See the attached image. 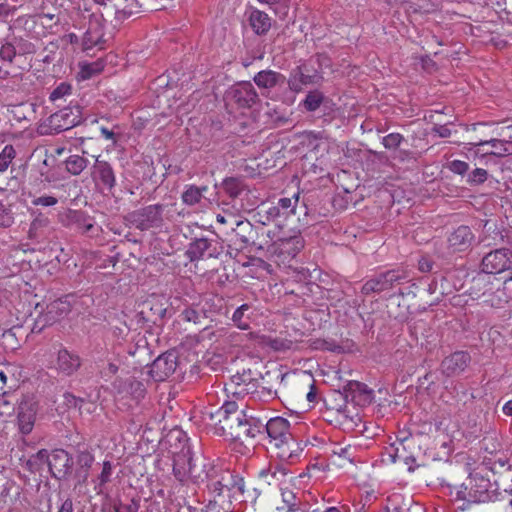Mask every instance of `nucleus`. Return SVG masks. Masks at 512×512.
<instances>
[{
    "instance_id": "1",
    "label": "nucleus",
    "mask_w": 512,
    "mask_h": 512,
    "mask_svg": "<svg viewBox=\"0 0 512 512\" xmlns=\"http://www.w3.org/2000/svg\"><path fill=\"white\" fill-rule=\"evenodd\" d=\"M203 418L215 434L242 443L255 439L263 430V422L247 415L235 401H225L220 408L205 411Z\"/></svg>"
},
{
    "instance_id": "2",
    "label": "nucleus",
    "mask_w": 512,
    "mask_h": 512,
    "mask_svg": "<svg viewBox=\"0 0 512 512\" xmlns=\"http://www.w3.org/2000/svg\"><path fill=\"white\" fill-rule=\"evenodd\" d=\"M263 432L267 433L270 449L280 460H293L301 451L298 442L292 435L288 420L282 417L271 418L266 423H263Z\"/></svg>"
},
{
    "instance_id": "3",
    "label": "nucleus",
    "mask_w": 512,
    "mask_h": 512,
    "mask_svg": "<svg viewBox=\"0 0 512 512\" xmlns=\"http://www.w3.org/2000/svg\"><path fill=\"white\" fill-rule=\"evenodd\" d=\"M72 459L63 449H55L49 452L46 449L39 450L34 455V471L37 470L41 477L64 478L71 471Z\"/></svg>"
},
{
    "instance_id": "4",
    "label": "nucleus",
    "mask_w": 512,
    "mask_h": 512,
    "mask_svg": "<svg viewBox=\"0 0 512 512\" xmlns=\"http://www.w3.org/2000/svg\"><path fill=\"white\" fill-rule=\"evenodd\" d=\"M34 156L41 161L34 170V192L42 193L59 181L55 167L56 158L54 155L48 156L47 149L43 146L34 148Z\"/></svg>"
},
{
    "instance_id": "5",
    "label": "nucleus",
    "mask_w": 512,
    "mask_h": 512,
    "mask_svg": "<svg viewBox=\"0 0 512 512\" xmlns=\"http://www.w3.org/2000/svg\"><path fill=\"white\" fill-rule=\"evenodd\" d=\"M82 122L81 107L75 105L66 107L52 114L43 123L39 124L37 132L41 135L69 131Z\"/></svg>"
},
{
    "instance_id": "6",
    "label": "nucleus",
    "mask_w": 512,
    "mask_h": 512,
    "mask_svg": "<svg viewBox=\"0 0 512 512\" xmlns=\"http://www.w3.org/2000/svg\"><path fill=\"white\" fill-rule=\"evenodd\" d=\"M408 277L404 270L392 269L373 275L362 286L361 292L364 295H371L374 293H382L384 291L393 289L395 285L401 283Z\"/></svg>"
},
{
    "instance_id": "7",
    "label": "nucleus",
    "mask_w": 512,
    "mask_h": 512,
    "mask_svg": "<svg viewBox=\"0 0 512 512\" xmlns=\"http://www.w3.org/2000/svg\"><path fill=\"white\" fill-rule=\"evenodd\" d=\"M163 205L155 204L129 213L126 220L135 228L145 231L162 224Z\"/></svg>"
},
{
    "instance_id": "8",
    "label": "nucleus",
    "mask_w": 512,
    "mask_h": 512,
    "mask_svg": "<svg viewBox=\"0 0 512 512\" xmlns=\"http://www.w3.org/2000/svg\"><path fill=\"white\" fill-rule=\"evenodd\" d=\"M71 311V305L67 300L57 299L49 303L45 310H41L38 317L34 320V331H42L46 326H50L66 317Z\"/></svg>"
},
{
    "instance_id": "9",
    "label": "nucleus",
    "mask_w": 512,
    "mask_h": 512,
    "mask_svg": "<svg viewBox=\"0 0 512 512\" xmlns=\"http://www.w3.org/2000/svg\"><path fill=\"white\" fill-rule=\"evenodd\" d=\"M322 79L321 73L311 63H304L292 70L288 86L291 91L300 92L304 86L319 84Z\"/></svg>"
},
{
    "instance_id": "10",
    "label": "nucleus",
    "mask_w": 512,
    "mask_h": 512,
    "mask_svg": "<svg viewBox=\"0 0 512 512\" xmlns=\"http://www.w3.org/2000/svg\"><path fill=\"white\" fill-rule=\"evenodd\" d=\"M226 99L237 108L249 109L259 101V96L250 82H240L226 92Z\"/></svg>"
},
{
    "instance_id": "11",
    "label": "nucleus",
    "mask_w": 512,
    "mask_h": 512,
    "mask_svg": "<svg viewBox=\"0 0 512 512\" xmlns=\"http://www.w3.org/2000/svg\"><path fill=\"white\" fill-rule=\"evenodd\" d=\"M512 268V251L506 248L487 253L481 262V270L486 274H498Z\"/></svg>"
},
{
    "instance_id": "12",
    "label": "nucleus",
    "mask_w": 512,
    "mask_h": 512,
    "mask_svg": "<svg viewBox=\"0 0 512 512\" xmlns=\"http://www.w3.org/2000/svg\"><path fill=\"white\" fill-rule=\"evenodd\" d=\"M490 482L483 477L474 476L470 479L469 485L465 487L464 491H459L458 494L462 495L466 503H463L459 508L465 510L471 503H484L490 499L488 492Z\"/></svg>"
},
{
    "instance_id": "13",
    "label": "nucleus",
    "mask_w": 512,
    "mask_h": 512,
    "mask_svg": "<svg viewBox=\"0 0 512 512\" xmlns=\"http://www.w3.org/2000/svg\"><path fill=\"white\" fill-rule=\"evenodd\" d=\"M222 252V247L215 239L205 237L195 238L186 251V255L191 261L217 258Z\"/></svg>"
},
{
    "instance_id": "14",
    "label": "nucleus",
    "mask_w": 512,
    "mask_h": 512,
    "mask_svg": "<svg viewBox=\"0 0 512 512\" xmlns=\"http://www.w3.org/2000/svg\"><path fill=\"white\" fill-rule=\"evenodd\" d=\"M177 367V356L174 352H166L157 357L152 363L149 374L157 381H164L172 375Z\"/></svg>"
},
{
    "instance_id": "15",
    "label": "nucleus",
    "mask_w": 512,
    "mask_h": 512,
    "mask_svg": "<svg viewBox=\"0 0 512 512\" xmlns=\"http://www.w3.org/2000/svg\"><path fill=\"white\" fill-rule=\"evenodd\" d=\"M230 230L235 237L234 243L238 244L241 249L256 244L258 229L250 221L237 219Z\"/></svg>"
},
{
    "instance_id": "16",
    "label": "nucleus",
    "mask_w": 512,
    "mask_h": 512,
    "mask_svg": "<svg viewBox=\"0 0 512 512\" xmlns=\"http://www.w3.org/2000/svg\"><path fill=\"white\" fill-rule=\"evenodd\" d=\"M471 356L466 351H456L445 357L441 362V371L447 377L461 374L469 366Z\"/></svg>"
},
{
    "instance_id": "17",
    "label": "nucleus",
    "mask_w": 512,
    "mask_h": 512,
    "mask_svg": "<svg viewBox=\"0 0 512 512\" xmlns=\"http://www.w3.org/2000/svg\"><path fill=\"white\" fill-rule=\"evenodd\" d=\"M217 466L204 458H196L191 460L188 467V479L194 484H205L216 471Z\"/></svg>"
},
{
    "instance_id": "18",
    "label": "nucleus",
    "mask_w": 512,
    "mask_h": 512,
    "mask_svg": "<svg viewBox=\"0 0 512 512\" xmlns=\"http://www.w3.org/2000/svg\"><path fill=\"white\" fill-rule=\"evenodd\" d=\"M346 401L351 400L357 404H370L373 400V390L359 381H349L344 386Z\"/></svg>"
},
{
    "instance_id": "19",
    "label": "nucleus",
    "mask_w": 512,
    "mask_h": 512,
    "mask_svg": "<svg viewBox=\"0 0 512 512\" xmlns=\"http://www.w3.org/2000/svg\"><path fill=\"white\" fill-rule=\"evenodd\" d=\"M104 28L100 19L94 18L89 21V26L83 37V49L90 50L93 47H103Z\"/></svg>"
},
{
    "instance_id": "20",
    "label": "nucleus",
    "mask_w": 512,
    "mask_h": 512,
    "mask_svg": "<svg viewBox=\"0 0 512 512\" xmlns=\"http://www.w3.org/2000/svg\"><path fill=\"white\" fill-rule=\"evenodd\" d=\"M474 234L468 226L461 225L448 237L449 246L454 251H466L472 245Z\"/></svg>"
},
{
    "instance_id": "21",
    "label": "nucleus",
    "mask_w": 512,
    "mask_h": 512,
    "mask_svg": "<svg viewBox=\"0 0 512 512\" xmlns=\"http://www.w3.org/2000/svg\"><path fill=\"white\" fill-rule=\"evenodd\" d=\"M92 177L96 182H100L106 189L111 190L115 186V175L111 165L96 158L93 166Z\"/></svg>"
},
{
    "instance_id": "22",
    "label": "nucleus",
    "mask_w": 512,
    "mask_h": 512,
    "mask_svg": "<svg viewBox=\"0 0 512 512\" xmlns=\"http://www.w3.org/2000/svg\"><path fill=\"white\" fill-rule=\"evenodd\" d=\"M107 7L114 11L115 19L122 22L138 13L140 5L137 0H110Z\"/></svg>"
},
{
    "instance_id": "23",
    "label": "nucleus",
    "mask_w": 512,
    "mask_h": 512,
    "mask_svg": "<svg viewBox=\"0 0 512 512\" xmlns=\"http://www.w3.org/2000/svg\"><path fill=\"white\" fill-rule=\"evenodd\" d=\"M180 318L182 321L191 323L198 328L206 329L208 327V315L200 304L185 308L181 312Z\"/></svg>"
},
{
    "instance_id": "24",
    "label": "nucleus",
    "mask_w": 512,
    "mask_h": 512,
    "mask_svg": "<svg viewBox=\"0 0 512 512\" xmlns=\"http://www.w3.org/2000/svg\"><path fill=\"white\" fill-rule=\"evenodd\" d=\"M412 334L415 335L417 340L421 339V345H425L428 349L435 346L438 339L436 331L423 320L415 322L412 327Z\"/></svg>"
},
{
    "instance_id": "25",
    "label": "nucleus",
    "mask_w": 512,
    "mask_h": 512,
    "mask_svg": "<svg viewBox=\"0 0 512 512\" xmlns=\"http://www.w3.org/2000/svg\"><path fill=\"white\" fill-rule=\"evenodd\" d=\"M81 366L80 357L76 354H71L66 349L58 351L57 354V369L65 374L72 375Z\"/></svg>"
},
{
    "instance_id": "26",
    "label": "nucleus",
    "mask_w": 512,
    "mask_h": 512,
    "mask_svg": "<svg viewBox=\"0 0 512 512\" xmlns=\"http://www.w3.org/2000/svg\"><path fill=\"white\" fill-rule=\"evenodd\" d=\"M254 82L259 88L271 89L281 86L285 83L286 78L283 74L273 70H263L254 76Z\"/></svg>"
},
{
    "instance_id": "27",
    "label": "nucleus",
    "mask_w": 512,
    "mask_h": 512,
    "mask_svg": "<svg viewBox=\"0 0 512 512\" xmlns=\"http://www.w3.org/2000/svg\"><path fill=\"white\" fill-rule=\"evenodd\" d=\"M191 460L192 456L189 448H183L180 453L175 455L173 474L180 482H184L188 479V467Z\"/></svg>"
},
{
    "instance_id": "28",
    "label": "nucleus",
    "mask_w": 512,
    "mask_h": 512,
    "mask_svg": "<svg viewBox=\"0 0 512 512\" xmlns=\"http://www.w3.org/2000/svg\"><path fill=\"white\" fill-rule=\"evenodd\" d=\"M293 386L298 398L306 397L309 402L316 400V389L311 375L304 373L301 377L295 379Z\"/></svg>"
},
{
    "instance_id": "29",
    "label": "nucleus",
    "mask_w": 512,
    "mask_h": 512,
    "mask_svg": "<svg viewBox=\"0 0 512 512\" xmlns=\"http://www.w3.org/2000/svg\"><path fill=\"white\" fill-rule=\"evenodd\" d=\"M477 145L485 146L490 145L492 150H487L485 153L489 155H494L497 157H503L506 155L512 154V142L504 141L500 139H490L486 141H481Z\"/></svg>"
},
{
    "instance_id": "30",
    "label": "nucleus",
    "mask_w": 512,
    "mask_h": 512,
    "mask_svg": "<svg viewBox=\"0 0 512 512\" xmlns=\"http://www.w3.org/2000/svg\"><path fill=\"white\" fill-rule=\"evenodd\" d=\"M249 21L252 29L258 35L265 34L271 26L269 16L259 10H254L251 12Z\"/></svg>"
},
{
    "instance_id": "31",
    "label": "nucleus",
    "mask_w": 512,
    "mask_h": 512,
    "mask_svg": "<svg viewBox=\"0 0 512 512\" xmlns=\"http://www.w3.org/2000/svg\"><path fill=\"white\" fill-rule=\"evenodd\" d=\"M48 258L49 259L45 261V264L39 265L35 275L41 281L48 280L58 270V263L55 261L57 259V255L53 249L49 250Z\"/></svg>"
},
{
    "instance_id": "32",
    "label": "nucleus",
    "mask_w": 512,
    "mask_h": 512,
    "mask_svg": "<svg viewBox=\"0 0 512 512\" xmlns=\"http://www.w3.org/2000/svg\"><path fill=\"white\" fill-rule=\"evenodd\" d=\"M207 190V186L198 187L196 185H187L182 193L181 199L184 204L194 206L200 203Z\"/></svg>"
},
{
    "instance_id": "33",
    "label": "nucleus",
    "mask_w": 512,
    "mask_h": 512,
    "mask_svg": "<svg viewBox=\"0 0 512 512\" xmlns=\"http://www.w3.org/2000/svg\"><path fill=\"white\" fill-rule=\"evenodd\" d=\"M19 430L23 435H29L32 432V414L27 402H22L18 413Z\"/></svg>"
},
{
    "instance_id": "34",
    "label": "nucleus",
    "mask_w": 512,
    "mask_h": 512,
    "mask_svg": "<svg viewBox=\"0 0 512 512\" xmlns=\"http://www.w3.org/2000/svg\"><path fill=\"white\" fill-rule=\"evenodd\" d=\"M94 462V456L87 452L82 451L77 455V471L76 474L79 479L85 481L88 477V470Z\"/></svg>"
},
{
    "instance_id": "35",
    "label": "nucleus",
    "mask_w": 512,
    "mask_h": 512,
    "mask_svg": "<svg viewBox=\"0 0 512 512\" xmlns=\"http://www.w3.org/2000/svg\"><path fill=\"white\" fill-rule=\"evenodd\" d=\"M65 168L72 175H79L88 165V160L80 155H71L65 160Z\"/></svg>"
},
{
    "instance_id": "36",
    "label": "nucleus",
    "mask_w": 512,
    "mask_h": 512,
    "mask_svg": "<svg viewBox=\"0 0 512 512\" xmlns=\"http://www.w3.org/2000/svg\"><path fill=\"white\" fill-rule=\"evenodd\" d=\"M303 246V239L300 236H294L282 241L281 252L287 253L291 257H295Z\"/></svg>"
},
{
    "instance_id": "37",
    "label": "nucleus",
    "mask_w": 512,
    "mask_h": 512,
    "mask_svg": "<svg viewBox=\"0 0 512 512\" xmlns=\"http://www.w3.org/2000/svg\"><path fill=\"white\" fill-rule=\"evenodd\" d=\"M223 469L217 467L214 475L205 483L209 491L220 496L225 490L224 480H221Z\"/></svg>"
},
{
    "instance_id": "38",
    "label": "nucleus",
    "mask_w": 512,
    "mask_h": 512,
    "mask_svg": "<svg viewBox=\"0 0 512 512\" xmlns=\"http://www.w3.org/2000/svg\"><path fill=\"white\" fill-rule=\"evenodd\" d=\"M323 100H324V96L320 91H318V90L310 91L306 95V98L303 101V106L305 107V109L307 111L312 112V111L317 110L321 106Z\"/></svg>"
},
{
    "instance_id": "39",
    "label": "nucleus",
    "mask_w": 512,
    "mask_h": 512,
    "mask_svg": "<svg viewBox=\"0 0 512 512\" xmlns=\"http://www.w3.org/2000/svg\"><path fill=\"white\" fill-rule=\"evenodd\" d=\"M282 500L285 506L279 507L278 510H290L305 504L294 492L282 489Z\"/></svg>"
},
{
    "instance_id": "40",
    "label": "nucleus",
    "mask_w": 512,
    "mask_h": 512,
    "mask_svg": "<svg viewBox=\"0 0 512 512\" xmlns=\"http://www.w3.org/2000/svg\"><path fill=\"white\" fill-rule=\"evenodd\" d=\"M224 191L231 197L237 198L243 191V184L237 178H227L222 182Z\"/></svg>"
},
{
    "instance_id": "41",
    "label": "nucleus",
    "mask_w": 512,
    "mask_h": 512,
    "mask_svg": "<svg viewBox=\"0 0 512 512\" xmlns=\"http://www.w3.org/2000/svg\"><path fill=\"white\" fill-rule=\"evenodd\" d=\"M298 200L299 194H295L292 198L283 197L278 200L277 206L285 218L294 214Z\"/></svg>"
},
{
    "instance_id": "42",
    "label": "nucleus",
    "mask_w": 512,
    "mask_h": 512,
    "mask_svg": "<svg viewBox=\"0 0 512 512\" xmlns=\"http://www.w3.org/2000/svg\"><path fill=\"white\" fill-rule=\"evenodd\" d=\"M221 480H224L225 490L237 488L241 493L244 492V481L241 478L234 477L229 471L223 470Z\"/></svg>"
},
{
    "instance_id": "43",
    "label": "nucleus",
    "mask_w": 512,
    "mask_h": 512,
    "mask_svg": "<svg viewBox=\"0 0 512 512\" xmlns=\"http://www.w3.org/2000/svg\"><path fill=\"white\" fill-rule=\"evenodd\" d=\"M248 310L249 305L243 304L240 307H238L232 315V321L241 330H248L250 328L249 322L243 319L245 312Z\"/></svg>"
},
{
    "instance_id": "44",
    "label": "nucleus",
    "mask_w": 512,
    "mask_h": 512,
    "mask_svg": "<svg viewBox=\"0 0 512 512\" xmlns=\"http://www.w3.org/2000/svg\"><path fill=\"white\" fill-rule=\"evenodd\" d=\"M266 344L275 351H286L294 345L293 341L281 337L268 338Z\"/></svg>"
},
{
    "instance_id": "45",
    "label": "nucleus",
    "mask_w": 512,
    "mask_h": 512,
    "mask_svg": "<svg viewBox=\"0 0 512 512\" xmlns=\"http://www.w3.org/2000/svg\"><path fill=\"white\" fill-rule=\"evenodd\" d=\"M15 157V150L12 146L7 145L0 153V172H5Z\"/></svg>"
},
{
    "instance_id": "46",
    "label": "nucleus",
    "mask_w": 512,
    "mask_h": 512,
    "mask_svg": "<svg viewBox=\"0 0 512 512\" xmlns=\"http://www.w3.org/2000/svg\"><path fill=\"white\" fill-rule=\"evenodd\" d=\"M37 491L40 493L38 512H51L52 504L49 489L45 485L43 490L38 488Z\"/></svg>"
},
{
    "instance_id": "47",
    "label": "nucleus",
    "mask_w": 512,
    "mask_h": 512,
    "mask_svg": "<svg viewBox=\"0 0 512 512\" xmlns=\"http://www.w3.org/2000/svg\"><path fill=\"white\" fill-rule=\"evenodd\" d=\"M403 141L404 137L400 133H390L383 137L382 144L388 150H397Z\"/></svg>"
},
{
    "instance_id": "48",
    "label": "nucleus",
    "mask_w": 512,
    "mask_h": 512,
    "mask_svg": "<svg viewBox=\"0 0 512 512\" xmlns=\"http://www.w3.org/2000/svg\"><path fill=\"white\" fill-rule=\"evenodd\" d=\"M75 217L78 227L82 230V233L88 235L93 233L95 227L93 221L89 217L83 213H77Z\"/></svg>"
},
{
    "instance_id": "49",
    "label": "nucleus",
    "mask_w": 512,
    "mask_h": 512,
    "mask_svg": "<svg viewBox=\"0 0 512 512\" xmlns=\"http://www.w3.org/2000/svg\"><path fill=\"white\" fill-rule=\"evenodd\" d=\"M488 173L485 169L476 168L468 174L467 183L469 185H480L487 180Z\"/></svg>"
},
{
    "instance_id": "50",
    "label": "nucleus",
    "mask_w": 512,
    "mask_h": 512,
    "mask_svg": "<svg viewBox=\"0 0 512 512\" xmlns=\"http://www.w3.org/2000/svg\"><path fill=\"white\" fill-rule=\"evenodd\" d=\"M140 508L139 500L131 499L129 503L125 504L122 502H116L113 505V509L115 512H138Z\"/></svg>"
},
{
    "instance_id": "51",
    "label": "nucleus",
    "mask_w": 512,
    "mask_h": 512,
    "mask_svg": "<svg viewBox=\"0 0 512 512\" xmlns=\"http://www.w3.org/2000/svg\"><path fill=\"white\" fill-rule=\"evenodd\" d=\"M71 85L66 83V82H62L60 83L50 94V100L55 102L67 95H70L71 94Z\"/></svg>"
},
{
    "instance_id": "52",
    "label": "nucleus",
    "mask_w": 512,
    "mask_h": 512,
    "mask_svg": "<svg viewBox=\"0 0 512 512\" xmlns=\"http://www.w3.org/2000/svg\"><path fill=\"white\" fill-rule=\"evenodd\" d=\"M58 203L56 197L51 195H46L45 192L35 193L34 192V205H40L44 207L54 206Z\"/></svg>"
},
{
    "instance_id": "53",
    "label": "nucleus",
    "mask_w": 512,
    "mask_h": 512,
    "mask_svg": "<svg viewBox=\"0 0 512 512\" xmlns=\"http://www.w3.org/2000/svg\"><path fill=\"white\" fill-rule=\"evenodd\" d=\"M399 496H394L393 498H389L388 502L390 505L386 506L387 512H411L410 500L404 502L402 505L397 504V498Z\"/></svg>"
},
{
    "instance_id": "54",
    "label": "nucleus",
    "mask_w": 512,
    "mask_h": 512,
    "mask_svg": "<svg viewBox=\"0 0 512 512\" xmlns=\"http://www.w3.org/2000/svg\"><path fill=\"white\" fill-rule=\"evenodd\" d=\"M259 479L262 482V484L266 486L279 485L278 482L275 480V472H272L270 465L259 472Z\"/></svg>"
},
{
    "instance_id": "55",
    "label": "nucleus",
    "mask_w": 512,
    "mask_h": 512,
    "mask_svg": "<svg viewBox=\"0 0 512 512\" xmlns=\"http://www.w3.org/2000/svg\"><path fill=\"white\" fill-rule=\"evenodd\" d=\"M355 450H356V448L352 447L351 445H347V446L337 445L333 449V454L337 455L341 458L347 459L349 461H353Z\"/></svg>"
},
{
    "instance_id": "56",
    "label": "nucleus",
    "mask_w": 512,
    "mask_h": 512,
    "mask_svg": "<svg viewBox=\"0 0 512 512\" xmlns=\"http://www.w3.org/2000/svg\"><path fill=\"white\" fill-rule=\"evenodd\" d=\"M0 57L5 61L11 62L14 58H19L20 56L16 55L15 48L12 44L5 43L1 46ZM16 60L18 61V59Z\"/></svg>"
},
{
    "instance_id": "57",
    "label": "nucleus",
    "mask_w": 512,
    "mask_h": 512,
    "mask_svg": "<svg viewBox=\"0 0 512 512\" xmlns=\"http://www.w3.org/2000/svg\"><path fill=\"white\" fill-rule=\"evenodd\" d=\"M448 169L455 174L464 175L468 172L469 165L461 160H453L449 162Z\"/></svg>"
},
{
    "instance_id": "58",
    "label": "nucleus",
    "mask_w": 512,
    "mask_h": 512,
    "mask_svg": "<svg viewBox=\"0 0 512 512\" xmlns=\"http://www.w3.org/2000/svg\"><path fill=\"white\" fill-rule=\"evenodd\" d=\"M98 409V405L94 401L85 400L82 398V402H80L78 406V410L80 414L91 415L94 414Z\"/></svg>"
},
{
    "instance_id": "59",
    "label": "nucleus",
    "mask_w": 512,
    "mask_h": 512,
    "mask_svg": "<svg viewBox=\"0 0 512 512\" xmlns=\"http://www.w3.org/2000/svg\"><path fill=\"white\" fill-rule=\"evenodd\" d=\"M111 474H112V465L109 461H105L103 463L102 472L98 477L99 485L102 486V485L106 484L107 482H109Z\"/></svg>"
},
{
    "instance_id": "60",
    "label": "nucleus",
    "mask_w": 512,
    "mask_h": 512,
    "mask_svg": "<svg viewBox=\"0 0 512 512\" xmlns=\"http://www.w3.org/2000/svg\"><path fill=\"white\" fill-rule=\"evenodd\" d=\"M272 472H275V480L280 485L286 478L288 472L287 469L283 465H270Z\"/></svg>"
},
{
    "instance_id": "61",
    "label": "nucleus",
    "mask_w": 512,
    "mask_h": 512,
    "mask_svg": "<svg viewBox=\"0 0 512 512\" xmlns=\"http://www.w3.org/2000/svg\"><path fill=\"white\" fill-rule=\"evenodd\" d=\"M265 217L267 221H274L280 218H285L277 205L268 207L265 210Z\"/></svg>"
},
{
    "instance_id": "62",
    "label": "nucleus",
    "mask_w": 512,
    "mask_h": 512,
    "mask_svg": "<svg viewBox=\"0 0 512 512\" xmlns=\"http://www.w3.org/2000/svg\"><path fill=\"white\" fill-rule=\"evenodd\" d=\"M64 404L68 408H78L80 402H82V398L76 397L73 394L66 392L63 394Z\"/></svg>"
},
{
    "instance_id": "63",
    "label": "nucleus",
    "mask_w": 512,
    "mask_h": 512,
    "mask_svg": "<svg viewBox=\"0 0 512 512\" xmlns=\"http://www.w3.org/2000/svg\"><path fill=\"white\" fill-rule=\"evenodd\" d=\"M394 159H396L400 162H405V161H409V160H415L416 157H415L414 153L409 150L398 149L396 154L394 155Z\"/></svg>"
},
{
    "instance_id": "64",
    "label": "nucleus",
    "mask_w": 512,
    "mask_h": 512,
    "mask_svg": "<svg viewBox=\"0 0 512 512\" xmlns=\"http://www.w3.org/2000/svg\"><path fill=\"white\" fill-rule=\"evenodd\" d=\"M153 315L155 316L154 322L158 319H163L166 315L167 309L162 304H156L150 307Z\"/></svg>"
}]
</instances>
